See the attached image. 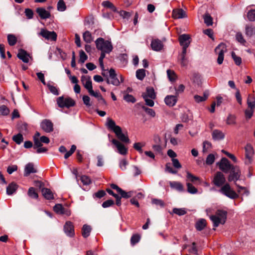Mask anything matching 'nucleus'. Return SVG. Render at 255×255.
I'll return each mask as SVG.
<instances>
[{"instance_id":"nucleus-1","label":"nucleus","mask_w":255,"mask_h":255,"mask_svg":"<svg viewBox=\"0 0 255 255\" xmlns=\"http://www.w3.org/2000/svg\"><path fill=\"white\" fill-rule=\"evenodd\" d=\"M106 126L110 130H112L117 137L121 141L124 142H128L129 140L127 135L122 132V128L119 126L116 125L115 122L111 118L107 120Z\"/></svg>"},{"instance_id":"nucleus-2","label":"nucleus","mask_w":255,"mask_h":255,"mask_svg":"<svg viewBox=\"0 0 255 255\" xmlns=\"http://www.w3.org/2000/svg\"><path fill=\"white\" fill-rule=\"evenodd\" d=\"M227 212L222 210H218L216 211L215 215L210 216V219L212 221L213 225L217 227L219 225L224 224L227 219Z\"/></svg>"},{"instance_id":"nucleus-3","label":"nucleus","mask_w":255,"mask_h":255,"mask_svg":"<svg viewBox=\"0 0 255 255\" xmlns=\"http://www.w3.org/2000/svg\"><path fill=\"white\" fill-rule=\"evenodd\" d=\"M97 48L106 53H110L113 50V46L111 42L105 40L103 38H98L96 42Z\"/></svg>"},{"instance_id":"nucleus-4","label":"nucleus","mask_w":255,"mask_h":255,"mask_svg":"<svg viewBox=\"0 0 255 255\" xmlns=\"http://www.w3.org/2000/svg\"><path fill=\"white\" fill-rule=\"evenodd\" d=\"M142 96L147 106L151 107L154 106V103L153 100L155 99L156 94L152 88H147L146 92L142 93Z\"/></svg>"},{"instance_id":"nucleus-5","label":"nucleus","mask_w":255,"mask_h":255,"mask_svg":"<svg viewBox=\"0 0 255 255\" xmlns=\"http://www.w3.org/2000/svg\"><path fill=\"white\" fill-rule=\"evenodd\" d=\"M220 192L232 199L238 198V194L234 191L228 183L225 184L221 187L219 190Z\"/></svg>"},{"instance_id":"nucleus-6","label":"nucleus","mask_w":255,"mask_h":255,"mask_svg":"<svg viewBox=\"0 0 255 255\" xmlns=\"http://www.w3.org/2000/svg\"><path fill=\"white\" fill-rule=\"evenodd\" d=\"M57 103L59 107L62 108L65 107L69 108L75 105L74 100L71 98H64L63 96L59 97L57 99Z\"/></svg>"},{"instance_id":"nucleus-7","label":"nucleus","mask_w":255,"mask_h":255,"mask_svg":"<svg viewBox=\"0 0 255 255\" xmlns=\"http://www.w3.org/2000/svg\"><path fill=\"white\" fill-rule=\"evenodd\" d=\"M216 53L218 55L217 62L219 64H222L224 58V53L227 51V47L225 44L220 43L215 49Z\"/></svg>"},{"instance_id":"nucleus-8","label":"nucleus","mask_w":255,"mask_h":255,"mask_svg":"<svg viewBox=\"0 0 255 255\" xmlns=\"http://www.w3.org/2000/svg\"><path fill=\"white\" fill-rule=\"evenodd\" d=\"M219 169L225 173H228L234 165L230 164L229 161L226 158H222L221 160L217 163Z\"/></svg>"},{"instance_id":"nucleus-9","label":"nucleus","mask_w":255,"mask_h":255,"mask_svg":"<svg viewBox=\"0 0 255 255\" xmlns=\"http://www.w3.org/2000/svg\"><path fill=\"white\" fill-rule=\"evenodd\" d=\"M231 172L228 177V181H234L235 183L240 179L241 172L239 167L237 166H234L230 169Z\"/></svg>"},{"instance_id":"nucleus-10","label":"nucleus","mask_w":255,"mask_h":255,"mask_svg":"<svg viewBox=\"0 0 255 255\" xmlns=\"http://www.w3.org/2000/svg\"><path fill=\"white\" fill-rule=\"evenodd\" d=\"M246 159L245 164H251L253 161V157L254 154V150L253 146L250 144H247L245 146Z\"/></svg>"},{"instance_id":"nucleus-11","label":"nucleus","mask_w":255,"mask_h":255,"mask_svg":"<svg viewBox=\"0 0 255 255\" xmlns=\"http://www.w3.org/2000/svg\"><path fill=\"white\" fill-rule=\"evenodd\" d=\"M107 84H111L114 86H118L120 84V81L117 77L115 70L111 68L109 70V78L106 79Z\"/></svg>"},{"instance_id":"nucleus-12","label":"nucleus","mask_w":255,"mask_h":255,"mask_svg":"<svg viewBox=\"0 0 255 255\" xmlns=\"http://www.w3.org/2000/svg\"><path fill=\"white\" fill-rule=\"evenodd\" d=\"M38 34L47 40L55 41L57 39V34L56 32L54 31H49L44 28H42Z\"/></svg>"},{"instance_id":"nucleus-13","label":"nucleus","mask_w":255,"mask_h":255,"mask_svg":"<svg viewBox=\"0 0 255 255\" xmlns=\"http://www.w3.org/2000/svg\"><path fill=\"white\" fill-rule=\"evenodd\" d=\"M226 179L224 174L220 172H217L214 175L213 182L217 187L223 186L225 183Z\"/></svg>"},{"instance_id":"nucleus-14","label":"nucleus","mask_w":255,"mask_h":255,"mask_svg":"<svg viewBox=\"0 0 255 255\" xmlns=\"http://www.w3.org/2000/svg\"><path fill=\"white\" fill-rule=\"evenodd\" d=\"M40 127L45 132L47 133L53 130V124L49 120H43L40 124Z\"/></svg>"},{"instance_id":"nucleus-15","label":"nucleus","mask_w":255,"mask_h":255,"mask_svg":"<svg viewBox=\"0 0 255 255\" xmlns=\"http://www.w3.org/2000/svg\"><path fill=\"white\" fill-rule=\"evenodd\" d=\"M64 231L65 233L69 237H73L75 235L74 227L73 223L70 221L66 222L64 226Z\"/></svg>"},{"instance_id":"nucleus-16","label":"nucleus","mask_w":255,"mask_h":255,"mask_svg":"<svg viewBox=\"0 0 255 255\" xmlns=\"http://www.w3.org/2000/svg\"><path fill=\"white\" fill-rule=\"evenodd\" d=\"M112 142L116 146L118 151L120 154L122 155H125L127 154V148L119 140L116 139H113L112 140Z\"/></svg>"},{"instance_id":"nucleus-17","label":"nucleus","mask_w":255,"mask_h":255,"mask_svg":"<svg viewBox=\"0 0 255 255\" xmlns=\"http://www.w3.org/2000/svg\"><path fill=\"white\" fill-rule=\"evenodd\" d=\"M180 44L182 47H188L190 43V37L189 35L183 34L179 36Z\"/></svg>"},{"instance_id":"nucleus-18","label":"nucleus","mask_w":255,"mask_h":255,"mask_svg":"<svg viewBox=\"0 0 255 255\" xmlns=\"http://www.w3.org/2000/svg\"><path fill=\"white\" fill-rule=\"evenodd\" d=\"M150 45L152 49L155 51H159L163 47V43L158 39H152Z\"/></svg>"},{"instance_id":"nucleus-19","label":"nucleus","mask_w":255,"mask_h":255,"mask_svg":"<svg viewBox=\"0 0 255 255\" xmlns=\"http://www.w3.org/2000/svg\"><path fill=\"white\" fill-rule=\"evenodd\" d=\"M177 97L176 95H167L164 98L165 104L169 107H173L177 102Z\"/></svg>"},{"instance_id":"nucleus-20","label":"nucleus","mask_w":255,"mask_h":255,"mask_svg":"<svg viewBox=\"0 0 255 255\" xmlns=\"http://www.w3.org/2000/svg\"><path fill=\"white\" fill-rule=\"evenodd\" d=\"M81 81L84 87L88 90L89 92L93 90L92 81L90 77L82 76L81 77Z\"/></svg>"},{"instance_id":"nucleus-21","label":"nucleus","mask_w":255,"mask_h":255,"mask_svg":"<svg viewBox=\"0 0 255 255\" xmlns=\"http://www.w3.org/2000/svg\"><path fill=\"white\" fill-rule=\"evenodd\" d=\"M18 58L24 63H28L29 60V55L23 49L19 50L17 54Z\"/></svg>"},{"instance_id":"nucleus-22","label":"nucleus","mask_w":255,"mask_h":255,"mask_svg":"<svg viewBox=\"0 0 255 255\" xmlns=\"http://www.w3.org/2000/svg\"><path fill=\"white\" fill-rule=\"evenodd\" d=\"M36 172V170L34 167V165L32 163H28L25 165L24 172L25 176H28L30 174Z\"/></svg>"},{"instance_id":"nucleus-23","label":"nucleus","mask_w":255,"mask_h":255,"mask_svg":"<svg viewBox=\"0 0 255 255\" xmlns=\"http://www.w3.org/2000/svg\"><path fill=\"white\" fill-rule=\"evenodd\" d=\"M36 12L42 19H47L50 16V12L44 8H37L36 9Z\"/></svg>"},{"instance_id":"nucleus-24","label":"nucleus","mask_w":255,"mask_h":255,"mask_svg":"<svg viewBox=\"0 0 255 255\" xmlns=\"http://www.w3.org/2000/svg\"><path fill=\"white\" fill-rule=\"evenodd\" d=\"M245 33L248 37L255 35V26L252 24H247L245 27Z\"/></svg>"},{"instance_id":"nucleus-25","label":"nucleus","mask_w":255,"mask_h":255,"mask_svg":"<svg viewBox=\"0 0 255 255\" xmlns=\"http://www.w3.org/2000/svg\"><path fill=\"white\" fill-rule=\"evenodd\" d=\"M212 138L215 140H219L223 139L225 137L224 133L221 130L215 129L213 131Z\"/></svg>"},{"instance_id":"nucleus-26","label":"nucleus","mask_w":255,"mask_h":255,"mask_svg":"<svg viewBox=\"0 0 255 255\" xmlns=\"http://www.w3.org/2000/svg\"><path fill=\"white\" fill-rule=\"evenodd\" d=\"M41 192L44 197L47 200H51L54 198L52 192L48 188H43L41 189Z\"/></svg>"},{"instance_id":"nucleus-27","label":"nucleus","mask_w":255,"mask_h":255,"mask_svg":"<svg viewBox=\"0 0 255 255\" xmlns=\"http://www.w3.org/2000/svg\"><path fill=\"white\" fill-rule=\"evenodd\" d=\"M173 16L174 18H182L186 17L187 15L183 9H178L173 11Z\"/></svg>"},{"instance_id":"nucleus-28","label":"nucleus","mask_w":255,"mask_h":255,"mask_svg":"<svg viewBox=\"0 0 255 255\" xmlns=\"http://www.w3.org/2000/svg\"><path fill=\"white\" fill-rule=\"evenodd\" d=\"M18 185L12 182L8 185L6 188V193L8 195H12L17 190Z\"/></svg>"},{"instance_id":"nucleus-29","label":"nucleus","mask_w":255,"mask_h":255,"mask_svg":"<svg viewBox=\"0 0 255 255\" xmlns=\"http://www.w3.org/2000/svg\"><path fill=\"white\" fill-rule=\"evenodd\" d=\"M248 108L255 110V99L251 95L248 96L247 100Z\"/></svg>"},{"instance_id":"nucleus-30","label":"nucleus","mask_w":255,"mask_h":255,"mask_svg":"<svg viewBox=\"0 0 255 255\" xmlns=\"http://www.w3.org/2000/svg\"><path fill=\"white\" fill-rule=\"evenodd\" d=\"M206 226V221L204 219H201L198 221L195 225V227L198 231H201Z\"/></svg>"},{"instance_id":"nucleus-31","label":"nucleus","mask_w":255,"mask_h":255,"mask_svg":"<svg viewBox=\"0 0 255 255\" xmlns=\"http://www.w3.org/2000/svg\"><path fill=\"white\" fill-rule=\"evenodd\" d=\"M91 231V228L90 226L84 225L82 229V235L84 238L89 236Z\"/></svg>"},{"instance_id":"nucleus-32","label":"nucleus","mask_w":255,"mask_h":255,"mask_svg":"<svg viewBox=\"0 0 255 255\" xmlns=\"http://www.w3.org/2000/svg\"><path fill=\"white\" fill-rule=\"evenodd\" d=\"M236 39L242 45L247 46L248 43L242 33L237 32L236 34Z\"/></svg>"},{"instance_id":"nucleus-33","label":"nucleus","mask_w":255,"mask_h":255,"mask_svg":"<svg viewBox=\"0 0 255 255\" xmlns=\"http://www.w3.org/2000/svg\"><path fill=\"white\" fill-rule=\"evenodd\" d=\"M102 6H103L105 7L109 8L112 10L113 11H116L117 8L115 6V5L110 1L108 0H105L103 1L102 3Z\"/></svg>"},{"instance_id":"nucleus-34","label":"nucleus","mask_w":255,"mask_h":255,"mask_svg":"<svg viewBox=\"0 0 255 255\" xmlns=\"http://www.w3.org/2000/svg\"><path fill=\"white\" fill-rule=\"evenodd\" d=\"M7 41L10 46H13L16 43L17 38L14 35L9 34L7 35Z\"/></svg>"},{"instance_id":"nucleus-35","label":"nucleus","mask_w":255,"mask_h":255,"mask_svg":"<svg viewBox=\"0 0 255 255\" xmlns=\"http://www.w3.org/2000/svg\"><path fill=\"white\" fill-rule=\"evenodd\" d=\"M10 113L9 109L5 105L0 106V115L6 116L9 115Z\"/></svg>"},{"instance_id":"nucleus-36","label":"nucleus","mask_w":255,"mask_h":255,"mask_svg":"<svg viewBox=\"0 0 255 255\" xmlns=\"http://www.w3.org/2000/svg\"><path fill=\"white\" fill-rule=\"evenodd\" d=\"M84 40L87 43H91L93 38L91 33L89 31H85L83 35Z\"/></svg>"},{"instance_id":"nucleus-37","label":"nucleus","mask_w":255,"mask_h":255,"mask_svg":"<svg viewBox=\"0 0 255 255\" xmlns=\"http://www.w3.org/2000/svg\"><path fill=\"white\" fill-rule=\"evenodd\" d=\"M170 185L171 187L175 188L179 191H182L183 190V187L181 183L178 182H170Z\"/></svg>"},{"instance_id":"nucleus-38","label":"nucleus","mask_w":255,"mask_h":255,"mask_svg":"<svg viewBox=\"0 0 255 255\" xmlns=\"http://www.w3.org/2000/svg\"><path fill=\"white\" fill-rule=\"evenodd\" d=\"M203 18L204 20L205 23L207 26H210L212 25L213 24V19L212 17L210 16V15L209 13H206L204 16Z\"/></svg>"},{"instance_id":"nucleus-39","label":"nucleus","mask_w":255,"mask_h":255,"mask_svg":"<svg viewBox=\"0 0 255 255\" xmlns=\"http://www.w3.org/2000/svg\"><path fill=\"white\" fill-rule=\"evenodd\" d=\"M167 74L168 78L170 81H174L176 80L177 76L173 70L170 69L167 70Z\"/></svg>"},{"instance_id":"nucleus-40","label":"nucleus","mask_w":255,"mask_h":255,"mask_svg":"<svg viewBox=\"0 0 255 255\" xmlns=\"http://www.w3.org/2000/svg\"><path fill=\"white\" fill-rule=\"evenodd\" d=\"M145 76V71L143 69H138L136 71V78L140 80L143 79Z\"/></svg>"},{"instance_id":"nucleus-41","label":"nucleus","mask_w":255,"mask_h":255,"mask_svg":"<svg viewBox=\"0 0 255 255\" xmlns=\"http://www.w3.org/2000/svg\"><path fill=\"white\" fill-rule=\"evenodd\" d=\"M28 196L34 199H37L38 197V194L35 191V190L33 187H30L29 188L28 191Z\"/></svg>"},{"instance_id":"nucleus-42","label":"nucleus","mask_w":255,"mask_h":255,"mask_svg":"<svg viewBox=\"0 0 255 255\" xmlns=\"http://www.w3.org/2000/svg\"><path fill=\"white\" fill-rule=\"evenodd\" d=\"M54 211L58 214H64L65 209L63 207L61 204H56L54 207Z\"/></svg>"},{"instance_id":"nucleus-43","label":"nucleus","mask_w":255,"mask_h":255,"mask_svg":"<svg viewBox=\"0 0 255 255\" xmlns=\"http://www.w3.org/2000/svg\"><path fill=\"white\" fill-rule=\"evenodd\" d=\"M80 180L84 185H88L91 183L90 178L87 175L81 176L80 177Z\"/></svg>"},{"instance_id":"nucleus-44","label":"nucleus","mask_w":255,"mask_h":255,"mask_svg":"<svg viewBox=\"0 0 255 255\" xmlns=\"http://www.w3.org/2000/svg\"><path fill=\"white\" fill-rule=\"evenodd\" d=\"M12 139L18 144H20L23 140V135L21 133L14 135Z\"/></svg>"},{"instance_id":"nucleus-45","label":"nucleus","mask_w":255,"mask_h":255,"mask_svg":"<svg viewBox=\"0 0 255 255\" xmlns=\"http://www.w3.org/2000/svg\"><path fill=\"white\" fill-rule=\"evenodd\" d=\"M187 178L192 182L198 181L200 183V179L199 177L194 176L188 171L187 172Z\"/></svg>"},{"instance_id":"nucleus-46","label":"nucleus","mask_w":255,"mask_h":255,"mask_svg":"<svg viewBox=\"0 0 255 255\" xmlns=\"http://www.w3.org/2000/svg\"><path fill=\"white\" fill-rule=\"evenodd\" d=\"M140 239V236L139 234H134L131 237L130 243L132 245H134L139 241Z\"/></svg>"},{"instance_id":"nucleus-47","label":"nucleus","mask_w":255,"mask_h":255,"mask_svg":"<svg viewBox=\"0 0 255 255\" xmlns=\"http://www.w3.org/2000/svg\"><path fill=\"white\" fill-rule=\"evenodd\" d=\"M232 57L237 65L239 66L241 64L242 58L240 56H237L234 52H232Z\"/></svg>"},{"instance_id":"nucleus-48","label":"nucleus","mask_w":255,"mask_h":255,"mask_svg":"<svg viewBox=\"0 0 255 255\" xmlns=\"http://www.w3.org/2000/svg\"><path fill=\"white\" fill-rule=\"evenodd\" d=\"M124 99L128 103H134L135 102L136 100L133 96L126 94L124 96Z\"/></svg>"},{"instance_id":"nucleus-49","label":"nucleus","mask_w":255,"mask_h":255,"mask_svg":"<svg viewBox=\"0 0 255 255\" xmlns=\"http://www.w3.org/2000/svg\"><path fill=\"white\" fill-rule=\"evenodd\" d=\"M247 17L250 21H255V10H250L247 13Z\"/></svg>"},{"instance_id":"nucleus-50","label":"nucleus","mask_w":255,"mask_h":255,"mask_svg":"<svg viewBox=\"0 0 255 255\" xmlns=\"http://www.w3.org/2000/svg\"><path fill=\"white\" fill-rule=\"evenodd\" d=\"M215 159V158L214 155L213 154H210L206 158V163L207 165H211L214 162Z\"/></svg>"},{"instance_id":"nucleus-51","label":"nucleus","mask_w":255,"mask_h":255,"mask_svg":"<svg viewBox=\"0 0 255 255\" xmlns=\"http://www.w3.org/2000/svg\"><path fill=\"white\" fill-rule=\"evenodd\" d=\"M47 86L48 88L50 91L53 94L55 95H59V92L57 88L52 85H51L50 83H48L47 84Z\"/></svg>"},{"instance_id":"nucleus-52","label":"nucleus","mask_w":255,"mask_h":255,"mask_svg":"<svg viewBox=\"0 0 255 255\" xmlns=\"http://www.w3.org/2000/svg\"><path fill=\"white\" fill-rule=\"evenodd\" d=\"M57 9L63 11L66 9V5L63 0H59L57 3Z\"/></svg>"},{"instance_id":"nucleus-53","label":"nucleus","mask_w":255,"mask_h":255,"mask_svg":"<svg viewBox=\"0 0 255 255\" xmlns=\"http://www.w3.org/2000/svg\"><path fill=\"white\" fill-rule=\"evenodd\" d=\"M187 191L189 193L191 194H195L197 192V189L193 186L191 183H187Z\"/></svg>"},{"instance_id":"nucleus-54","label":"nucleus","mask_w":255,"mask_h":255,"mask_svg":"<svg viewBox=\"0 0 255 255\" xmlns=\"http://www.w3.org/2000/svg\"><path fill=\"white\" fill-rule=\"evenodd\" d=\"M173 213L179 216L184 215L186 213L184 209L182 208H174L173 209Z\"/></svg>"},{"instance_id":"nucleus-55","label":"nucleus","mask_w":255,"mask_h":255,"mask_svg":"<svg viewBox=\"0 0 255 255\" xmlns=\"http://www.w3.org/2000/svg\"><path fill=\"white\" fill-rule=\"evenodd\" d=\"M212 147V144L211 142L208 141H205L203 143V152H206L209 150Z\"/></svg>"},{"instance_id":"nucleus-56","label":"nucleus","mask_w":255,"mask_h":255,"mask_svg":"<svg viewBox=\"0 0 255 255\" xmlns=\"http://www.w3.org/2000/svg\"><path fill=\"white\" fill-rule=\"evenodd\" d=\"M254 110L247 108L245 111L246 119L247 120L250 119L253 116Z\"/></svg>"},{"instance_id":"nucleus-57","label":"nucleus","mask_w":255,"mask_h":255,"mask_svg":"<svg viewBox=\"0 0 255 255\" xmlns=\"http://www.w3.org/2000/svg\"><path fill=\"white\" fill-rule=\"evenodd\" d=\"M133 192L130 191L126 192V191L122 189V191L119 193L121 194V197L125 198H128L132 196Z\"/></svg>"},{"instance_id":"nucleus-58","label":"nucleus","mask_w":255,"mask_h":255,"mask_svg":"<svg viewBox=\"0 0 255 255\" xmlns=\"http://www.w3.org/2000/svg\"><path fill=\"white\" fill-rule=\"evenodd\" d=\"M76 149V146L75 145H72L71 146L70 150L69 151L66 152V153L64 155V158L65 159L68 158L69 156H70L74 152Z\"/></svg>"},{"instance_id":"nucleus-59","label":"nucleus","mask_w":255,"mask_h":255,"mask_svg":"<svg viewBox=\"0 0 255 255\" xmlns=\"http://www.w3.org/2000/svg\"><path fill=\"white\" fill-rule=\"evenodd\" d=\"M207 97L208 95L204 94V96H200L198 95L194 96V99L197 102L199 103L205 101L207 99Z\"/></svg>"},{"instance_id":"nucleus-60","label":"nucleus","mask_w":255,"mask_h":255,"mask_svg":"<svg viewBox=\"0 0 255 255\" xmlns=\"http://www.w3.org/2000/svg\"><path fill=\"white\" fill-rule=\"evenodd\" d=\"M144 146V144L141 142L135 143L133 145V147L135 149L138 151L139 152L142 153V147Z\"/></svg>"},{"instance_id":"nucleus-61","label":"nucleus","mask_w":255,"mask_h":255,"mask_svg":"<svg viewBox=\"0 0 255 255\" xmlns=\"http://www.w3.org/2000/svg\"><path fill=\"white\" fill-rule=\"evenodd\" d=\"M87 56L86 55L85 53L83 50H81L80 51L79 61L81 63H83L85 62V61L87 60Z\"/></svg>"},{"instance_id":"nucleus-62","label":"nucleus","mask_w":255,"mask_h":255,"mask_svg":"<svg viewBox=\"0 0 255 255\" xmlns=\"http://www.w3.org/2000/svg\"><path fill=\"white\" fill-rule=\"evenodd\" d=\"M152 203L161 207H163L164 206V202L160 199H153L152 200Z\"/></svg>"},{"instance_id":"nucleus-63","label":"nucleus","mask_w":255,"mask_h":255,"mask_svg":"<svg viewBox=\"0 0 255 255\" xmlns=\"http://www.w3.org/2000/svg\"><path fill=\"white\" fill-rule=\"evenodd\" d=\"M236 123L235 117L232 115H229L227 120L228 125H233Z\"/></svg>"},{"instance_id":"nucleus-64","label":"nucleus","mask_w":255,"mask_h":255,"mask_svg":"<svg viewBox=\"0 0 255 255\" xmlns=\"http://www.w3.org/2000/svg\"><path fill=\"white\" fill-rule=\"evenodd\" d=\"M185 89V87L183 85L181 84L178 87L175 88V95L178 96V95L181 93H182Z\"/></svg>"}]
</instances>
